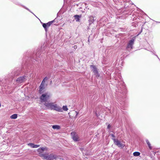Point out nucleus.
Returning <instances> with one entry per match:
<instances>
[{
	"mask_svg": "<svg viewBox=\"0 0 160 160\" xmlns=\"http://www.w3.org/2000/svg\"><path fill=\"white\" fill-rule=\"evenodd\" d=\"M44 49V47H41V49H37L35 52H34L35 53L30 58V60H28L26 61V65H28V64H31L35 63V61H38L39 59L38 58H40L41 57V56L42 54H43L44 52L42 51Z\"/></svg>",
	"mask_w": 160,
	"mask_h": 160,
	"instance_id": "1",
	"label": "nucleus"
},
{
	"mask_svg": "<svg viewBox=\"0 0 160 160\" xmlns=\"http://www.w3.org/2000/svg\"><path fill=\"white\" fill-rule=\"evenodd\" d=\"M117 85L118 90H116V92L120 93H126V86L124 82L122 81L119 82Z\"/></svg>",
	"mask_w": 160,
	"mask_h": 160,
	"instance_id": "2",
	"label": "nucleus"
},
{
	"mask_svg": "<svg viewBox=\"0 0 160 160\" xmlns=\"http://www.w3.org/2000/svg\"><path fill=\"white\" fill-rule=\"evenodd\" d=\"M23 68L22 70L17 69L14 70L11 73L9 74L10 76L13 78L22 75V72H23V70L24 69V67H23Z\"/></svg>",
	"mask_w": 160,
	"mask_h": 160,
	"instance_id": "3",
	"label": "nucleus"
},
{
	"mask_svg": "<svg viewBox=\"0 0 160 160\" xmlns=\"http://www.w3.org/2000/svg\"><path fill=\"white\" fill-rule=\"evenodd\" d=\"M42 156L44 159L47 160H52L54 159H56L57 158V156L53 153L50 154H42Z\"/></svg>",
	"mask_w": 160,
	"mask_h": 160,
	"instance_id": "4",
	"label": "nucleus"
},
{
	"mask_svg": "<svg viewBox=\"0 0 160 160\" xmlns=\"http://www.w3.org/2000/svg\"><path fill=\"white\" fill-rule=\"evenodd\" d=\"M50 97V94L48 92H46L42 94L40 98V100L42 102H47L49 99Z\"/></svg>",
	"mask_w": 160,
	"mask_h": 160,
	"instance_id": "5",
	"label": "nucleus"
},
{
	"mask_svg": "<svg viewBox=\"0 0 160 160\" xmlns=\"http://www.w3.org/2000/svg\"><path fill=\"white\" fill-rule=\"evenodd\" d=\"M90 68H92L94 74L95 76L97 78H98L100 77V74L99 73L96 67L93 65H90Z\"/></svg>",
	"mask_w": 160,
	"mask_h": 160,
	"instance_id": "6",
	"label": "nucleus"
},
{
	"mask_svg": "<svg viewBox=\"0 0 160 160\" xmlns=\"http://www.w3.org/2000/svg\"><path fill=\"white\" fill-rule=\"evenodd\" d=\"M27 75L19 76L16 80V82L17 83L21 84L23 83L27 79Z\"/></svg>",
	"mask_w": 160,
	"mask_h": 160,
	"instance_id": "7",
	"label": "nucleus"
},
{
	"mask_svg": "<svg viewBox=\"0 0 160 160\" xmlns=\"http://www.w3.org/2000/svg\"><path fill=\"white\" fill-rule=\"evenodd\" d=\"M55 20L49 22L47 23H42V25L44 28L46 32H47L48 28L51 26V25L54 22Z\"/></svg>",
	"mask_w": 160,
	"mask_h": 160,
	"instance_id": "8",
	"label": "nucleus"
},
{
	"mask_svg": "<svg viewBox=\"0 0 160 160\" xmlns=\"http://www.w3.org/2000/svg\"><path fill=\"white\" fill-rule=\"evenodd\" d=\"M71 135L72 138L75 142H78L80 141V139L78 135L75 132H71Z\"/></svg>",
	"mask_w": 160,
	"mask_h": 160,
	"instance_id": "9",
	"label": "nucleus"
},
{
	"mask_svg": "<svg viewBox=\"0 0 160 160\" xmlns=\"http://www.w3.org/2000/svg\"><path fill=\"white\" fill-rule=\"evenodd\" d=\"M112 140H113L115 144L118 146L119 147L122 148L124 147L125 145L124 144L121 143L120 142L116 139L112 138Z\"/></svg>",
	"mask_w": 160,
	"mask_h": 160,
	"instance_id": "10",
	"label": "nucleus"
},
{
	"mask_svg": "<svg viewBox=\"0 0 160 160\" xmlns=\"http://www.w3.org/2000/svg\"><path fill=\"white\" fill-rule=\"evenodd\" d=\"M54 104L52 102L49 103L45 102L44 103V105L46 107L47 109L50 110H53Z\"/></svg>",
	"mask_w": 160,
	"mask_h": 160,
	"instance_id": "11",
	"label": "nucleus"
},
{
	"mask_svg": "<svg viewBox=\"0 0 160 160\" xmlns=\"http://www.w3.org/2000/svg\"><path fill=\"white\" fill-rule=\"evenodd\" d=\"M134 39H132L130 40L127 44L126 48L127 49L130 48L132 49L133 48V45L134 43Z\"/></svg>",
	"mask_w": 160,
	"mask_h": 160,
	"instance_id": "12",
	"label": "nucleus"
},
{
	"mask_svg": "<svg viewBox=\"0 0 160 160\" xmlns=\"http://www.w3.org/2000/svg\"><path fill=\"white\" fill-rule=\"evenodd\" d=\"M53 106V110L60 112H62V108L58 106L57 104H54Z\"/></svg>",
	"mask_w": 160,
	"mask_h": 160,
	"instance_id": "13",
	"label": "nucleus"
},
{
	"mask_svg": "<svg viewBox=\"0 0 160 160\" xmlns=\"http://www.w3.org/2000/svg\"><path fill=\"white\" fill-rule=\"evenodd\" d=\"M95 20V19H94V17L91 16L89 17V19L88 20L89 22V25L90 26V25L93 23L94 21Z\"/></svg>",
	"mask_w": 160,
	"mask_h": 160,
	"instance_id": "14",
	"label": "nucleus"
},
{
	"mask_svg": "<svg viewBox=\"0 0 160 160\" xmlns=\"http://www.w3.org/2000/svg\"><path fill=\"white\" fill-rule=\"evenodd\" d=\"M28 145L32 148H37L40 146L38 145L34 144L33 143H30L28 144Z\"/></svg>",
	"mask_w": 160,
	"mask_h": 160,
	"instance_id": "15",
	"label": "nucleus"
},
{
	"mask_svg": "<svg viewBox=\"0 0 160 160\" xmlns=\"http://www.w3.org/2000/svg\"><path fill=\"white\" fill-rule=\"evenodd\" d=\"M44 85L41 83L39 87V92L40 94H41L42 93V90L44 89Z\"/></svg>",
	"mask_w": 160,
	"mask_h": 160,
	"instance_id": "16",
	"label": "nucleus"
},
{
	"mask_svg": "<svg viewBox=\"0 0 160 160\" xmlns=\"http://www.w3.org/2000/svg\"><path fill=\"white\" fill-rule=\"evenodd\" d=\"M81 15H75L74 16L75 19L76 20V21L78 22L80 20V18L81 17Z\"/></svg>",
	"mask_w": 160,
	"mask_h": 160,
	"instance_id": "17",
	"label": "nucleus"
},
{
	"mask_svg": "<svg viewBox=\"0 0 160 160\" xmlns=\"http://www.w3.org/2000/svg\"><path fill=\"white\" fill-rule=\"evenodd\" d=\"M146 142L149 148L151 150L152 149V147L151 146V144L150 142H149V141L148 139L146 140Z\"/></svg>",
	"mask_w": 160,
	"mask_h": 160,
	"instance_id": "18",
	"label": "nucleus"
},
{
	"mask_svg": "<svg viewBox=\"0 0 160 160\" xmlns=\"http://www.w3.org/2000/svg\"><path fill=\"white\" fill-rule=\"evenodd\" d=\"M52 127L54 129H59L60 128V126L58 125H53Z\"/></svg>",
	"mask_w": 160,
	"mask_h": 160,
	"instance_id": "19",
	"label": "nucleus"
},
{
	"mask_svg": "<svg viewBox=\"0 0 160 160\" xmlns=\"http://www.w3.org/2000/svg\"><path fill=\"white\" fill-rule=\"evenodd\" d=\"M18 117L17 114H14L10 116V118L12 119H15L17 118Z\"/></svg>",
	"mask_w": 160,
	"mask_h": 160,
	"instance_id": "20",
	"label": "nucleus"
},
{
	"mask_svg": "<svg viewBox=\"0 0 160 160\" xmlns=\"http://www.w3.org/2000/svg\"><path fill=\"white\" fill-rule=\"evenodd\" d=\"M140 153L138 152H135L133 153V155L134 156L137 157L140 155Z\"/></svg>",
	"mask_w": 160,
	"mask_h": 160,
	"instance_id": "21",
	"label": "nucleus"
},
{
	"mask_svg": "<svg viewBox=\"0 0 160 160\" xmlns=\"http://www.w3.org/2000/svg\"><path fill=\"white\" fill-rule=\"evenodd\" d=\"M62 110L65 111H67L68 110V108L66 106H63L62 108Z\"/></svg>",
	"mask_w": 160,
	"mask_h": 160,
	"instance_id": "22",
	"label": "nucleus"
},
{
	"mask_svg": "<svg viewBox=\"0 0 160 160\" xmlns=\"http://www.w3.org/2000/svg\"><path fill=\"white\" fill-rule=\"evenodd\" d=\"M114 1V0H113ZM116 1V0H115ZM122 1L123 2H129L130 0H122Z\"/></svg>",
	"mask_w": 160,
	"mask_h": 160,
	"instance_id": "23",
	"label": "nucleus"
},
{
	"mask_svg": "<svg viewBox=\"0 0 160 160\" xmlns=\"http://www.w3.org/2000/svg\"><path fill=\"white\" fill-rule=\"evenodd\" d=\"M110 135H111L112 137L113 138H115L116 137L112 133H110Z\"/></svg>",
	"mask_w": 160,
	"mask_h": 160,
	"instance_id": "24",
	"label": "nucleus"
},
{
	"mask_svg": "<svg viewBox=\"0 0 160 160\" xmlns=\"http://www.w3.org/2000/svg\"><path fill=\"white\" fill-rule=\"evenodd\" d=\"M111 125L110 124H108L107 126V128L108 129H109L110 128H111Z\"/></svg>",
	"mask_w": 160,
	"mask_h": 160,
	"instance_id": "25",
	"label": "nucleus"
},
{
	"mask_svg": "<svg viewBox=\"0 0 160 160\" xmlns=\"http://www.w3.org/2000/svg\"><path fill=\"white\" fill-rule=\"evenodd\" d=\"M39 150L40 149H41V150H42V151H44L45 149V148H43V147H42V148H40L39 149Z\"/></svg>",
	"mask_w": 160,
	"mask_h": 160,
	"instance_id": "26",
	"label": "nucleus"
},
{
	"mask_svg": "<svg viewBox=\"0 0 160 160\" xmlns=\"http://www.w3.org/2000/svg\"><path fill=\"white\" fill-rule=\"evenodd\" d=\"M48 79V78L47 77H45L43 79V80H45V81L47 80Z\"/></svg>",
	"mask_w": 160,
	"mask_h": 160,
	"instance_id": "27",
	"label": "nucleus"
},
{
	"mask_svg": "<svg viewBox=\"0 0 160 160\" xmlns=\"http://www.w3.org/2000/svg\"><path fill=\"white\" fill-rule=\"evenodd\" d=\"M45 82V81L43 79L41 83L44 85Z\"/></svg>",
	"mask_w": 160,
	"mask_h": 160,
	"instance_id": "28",
	"label": "nucleus"
},
{
	"mask_svg": "<svg viewBox=\"0 0 160 160\" xmlns=\"http://www.w3.org/2000/svg\"><path fill=\"white\" fill-rule=\"evenodd\" d=\"M95 115L97 117H98V116H99V115H98V113L97 112H95Z\"/></svg>",
	"mask_w": 160,
	"mask_h": 160,
	"instance_id": "29",
	"label": "nucleus"
},
{
	"mask_svg": "<svg viewBox=\"0 0 160 160\" xmlns=\"http://www.w3.org/2000/svg\"><path fill=\"white\" fill-rule=\"evenodd\" d=\"M108 132H113V131H111L110 130H109L108 131Z\"/></svg>",
	"mask_w": 160,
	"mask_h": 160,
	"instance_id": "30",
	"label": "nucleus"
},
{
	"mask_svg": "<svg viewBox=\"0 0 160 160\" xmlns=\"http://www.w3.org/2000/svg\"><path fill=\"white\" fill-rule=\"evenodd\" d=\"M77 46H75H75H74V48H77Z\"/></svg>",
	"mask_w": 160,
	"mask_h": 160,
	"instance_id": "31",
	"label": "nucleus"
},
{
	"mask_svg": "<svg viewBox=\"0 0 160 160\" xmlns=\"http://www.w3.org/2000/svg\"><path fill=\"white\" fill-rule=\"evenodd\" d=\"M155 55L158 58V59H159L160 60V59L158 57V55Z\"/></svg>",
	"mask_w": 160,
	"mask_h": 160,
	"instance_id": "32",
	"label": "nucleus"
},
{
	"mask_svg": "<svg viewBox=\"0 0 160 160\" xmlns=\"http://www.w3.org/2000/svg\"><path fill=\"white\" fill-rule=\"evenodd\" d=\"M85 155H88V153L85 152Z\"/></svg>",
	"mask_w": 160,
	"mask_h": 160,
	"instance_id": "33",
	"label": "nucleus"
},
{
	"mask_svg": "<svg viewBox=\"0 0 160 160\" xmlns=\"http://www.w3.org/2000/svg\"><path fill=\"white\" fill-rule=\"evenodd\" d=\"M88 42H89V38H88Z\"/></svg>",
	"mask_w": 160,
	"mask_h": 160,
	"instance_id": "34",
	"label": "nucleus"
},
{
	"mask_svg": "<svg viewBox=\"0 0 160 160\" xmlns=\"http://www.w3.org/2000/svg\"><path fill=\"white\" fill-rule=\"evenodd\" d=\"M142 29H141V31H140V33L141 32H142Z\"/></svg>",
	"mask_w": 160,
	"mask_h": 160,
	"instance_id": "35",
	"label": "nucleus"
},
{
	"mask_svg": "<svg viewBox=\"0 0 160 160\" xmlns=\"http://www.w3.org/2000/svg\"><path fill=\"white\" fill-rule=\"evenodd\" d=\"M125 6H126V7H127V5H126V4H125Z\"/></svg>",
	"mask_w": 160,
	"mask_h": 160,
	"instance_id": "36",
	"label": "nucleus"
},
{
	"mask_svg": "<svg viewBox=\"0 0 160 160\" xmlns=\"http://www.w3.org/2000/svg\"><path fill=\"white\" fill-rule=\"evenodd\" d=\"M82 152L83 153V154H84V152H83V150H82Z\"/></svg>",
	"mask_w": 160,
	"mask_h": 160,
	"instance_id": "37",
	"label": "nucleus"
},
{
	"mask_svg": "<svg viewBox=\"0 0 160 160\" xmlns=\"http://www.w3.org/2000/svg\"><path fill=\"white\" fill-rule=\"evenodd\" d=\"M157 22V23H160V22Z\"/></svg>",
	"mask_w": 160,
	"mask_h": 160,
	"instance_id": "38",
	"label": "nucleus"
}]
</instances>
